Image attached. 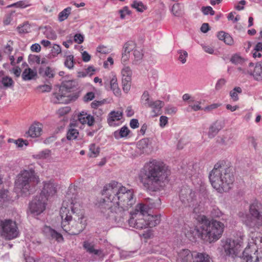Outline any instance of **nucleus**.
Instances as JSON below:
<instances>
[{
	"label": "nucleus",
	"instance_id": "obj_1",
	"mask_svg": "<svg viewBox=\"0 0 262 262\" xmlns=\"http://www.w3.org/2000/svg\"><path fill=\"white\" fill-rule=\"evenodd\" d=\"M170 171L162 161L157 160L146 162L140 169L139 179L143 186L148 190H160L168 181Z\"/></svg>",
	"mask_w": 262,
	"mask_h": 262
},
{
	"label": "nucleus",
	"instance_id": "obj_2",
	"mask_svg": "<svg viewBox=\"0 0 262 262\" xmlns=\"http://www.w3.org/2000/svg\"><path fill=\"white\" fill-rule=\"evenodd\" d=\"M74 205L73 201L65 200L60 210L62 219L61 227L71 235H78L85 229L86 225L84 216Z\"/></svg>",
	"mask_w": 262,
	"mask_h": 262
},
{
	"label": "nucleus",
	"instance_id": "obj_3",
	"mask_svg": "<svg viewBox=\"0 0 262 262\" xmlns=\"http://www.w3.org/2000/svg\"><path fill=\"white\" fill-rule=\"evenodd\" d=\"M212 187L219 192L227 191L234 181L232 168L224 161L215 164L209 176Z\"/></svg>",
	"mask_w": 262,
	"mask_h": 262
},
{
	"label": "nucleus",
	"instance_id": "obj_4",
	"mask_svg": "<svg viewBox=\"0 0 262 262\" xmlns=\"http://www.w3.org/2000/svg\"><path fill=\"white\" fill-rule=\"evenodd\" d=\"M201 220L202 225L200 229L195 227L190 230L193 237H203L205 236L210 243L219 239L223 233L224 224L216 220H212L211 222L205 216H203Z\"/></svg>",
	"mask_w": 262,
	"mask_h": 262
},
{
	"label": "nucleus",
	"instance_id": "obj_5",
	"mask_svg": "<svg viewBox=\"0 0 262 262\" xmlns=\"http://www.w3.org/2000/svg\"><path fill=\"white\" fill-rule=\"evenodd\" d=\"M39 179L32 169L24 170L18 175L15 181V188L22 194L27 195L33 193Z\"/></svg>",
	"mask_w": 262,
	"mask_h": 262
},
{
	"label": "nucleus",
	"instance_id": "obj_6",
	"mask_svg": "<svg viewBox=\"0 0 262 262\" xmlns=\"http://www.w3.org/2000/svg\"><path fill=\"white\" fill-rule=\"evenodd\" d=\"M249 213H239L243 223L249 228H261L262 204L255 201L249 206Z\"/></svg>",
	"mask_w": 262,
	"mask_h": 262
},
{
	"label": "nucleus",
	"instance_id": "obj_7",
	"mask_svg": "<svg viewBox=\"0 0 262 262\" xmlns=\"http://www.w3.org/2000/svg\"><path fill=\"white\" fill-rule=\"evenodd\" d=\"M113 200L115 201L118 207H121L124 210H128L136 202L134 190L122 186L117 197L113 196Z\"/></svg>",
	"mask_w": 262,
	"mask_h": 262
},
{
	"label": "nucleus",
	"instance_id": "obj_8",
	"mask_svg": "<svg viewBox=\"0 0 262 262\" xmlns=\"http://www.w3.org/2000/svg\"><path fill=\"white\" fill-rule=\"evenodd\" d=\"M0 234L1 236L7 240L16 238L19 231L15 221L10 219L0 221Z\"/></svg>",
	"mask_w": 262,
	"mask_h": 262
},
{
	"label": "nucleus",
	"instance_id": "obj_9",
	"mask_svg": "<svg viewBox=\"0 0 262 262\" xmlns=\"http://www.w3.org/2000/svg\"><path fill=\"white\" fill-rule=\"evenodd\" d=\"M177 262H210V260L205 253L192 254L188 249H183L178 253Z\"/></svg>",
	"mask_w": 262,
	"mask_h": 262
},
{
	"label": "nucleus",
	"instance_id": "obj_10",
	"mask_svg": "<svg viewBox=\"0 0 262 262\" xmlns=\"http://www.w3.org/2000/svg\"><path fill=\"white\" fill-rule=\"evenodd\" d=\"M244 235L239 233V239H232L228 238L225 242L223 245L224 251L227 255L232 257L238 255L243 244V237Z\"/></svg>",
	"mask_w": 262,
	"mask_h": 262
},
{
	"label": "nucleus",
	"instance_id": "obj_11",
	"mask_svg": "<svg viewBox=\"0 0 262 262\" xmlns=\"http://www.w3.org/2000/svg\"><path fill=\"white\" fill-rule=\"evenodd\" d=\"M146 204L140 203L138 204L135 209V215H138L140 212V215H145L148 213L150 209L158 208L161 205V200L160 198L152 199L147 198L145 199Z\"/></svg>",
	"mask_w": 262,
	"mask_h": 262
},
{
	"label": "nucleus",
	"instance_id": "obj_12",
	"mask_svg": "<svg viewBox=\"0 0 262 262\" xmlns=\"http://www.w3.org/2000/svg\"><path fill=\"white\" fill-rule=\"evenodd\" d=\"M118 206L115 201L113 200V198L104 197L101 199L98 203V207L102 213L106 218L111 216V214H114L113 210H116Z\"/></svg>",
	"mask_w": 262,
	"mask_h": 262
},
{
	"label": "nucleus",
	"instance_id": "obj_13",
	"mask_svg": "<svg viewBox=\"0 0 262 262\" xmlns=\"http://www.w3.org/2000/svg\"><path fill=\"white\" fill-rule=\"evenodd\" d=\"M196 196L195 192L188 186L183 187L180 192V199L185 206L193 205Z\"/></svg>",
	"mask_w": 262,
	"mask_h": 262
},
{
	"label": "nucleus",
	"instance_id": "obj_14",
	"mask_svg": "<svg viewBox=\"0 0 262 262\" xmlns=\"http://www.w3.org/2000/svg\"><path fill=\"white\" fill-rule=\"evenodd\" d=\"M47 198L41 195L36 196L30 204V209L32 213L38 215L46 208Z\"/></svg>",
	"mask_w": 262,
	"mask_h": 262
},
{
	"label": "nucleus",
	"instance_id": "obj_15",
	"mask_svg": "<svg viewBox=\"0 0 262 262\" xmlns=\"http://www.w3.org/2000/svg\"><path fill=\"white\" fill-rule=\"evenodd\" d=\"M139 214L140 212L136 216L134 210L133 213H130V219L127 221L130 227L141 230L147 228L148 224L146 220L142 217L144 215Z\"/></svg>",
	"mask_w": 262,
	"mask_h": 262
},
{
	"label": "nucleus",
	"instance_id": "obj_16",
	"mask_svg": "<svg viewBox=\"0 0 262 262\" xmlns=\"http://www.w3.org/2000/svg\"><path fill=\"white\" fill-rule=\"evenodd\" d=\"M122 186L117 182L112 181L103 187L102 193L105 195V197L112 198L113 196H115L116 198Z\"/></svg>",
	"mask_w": 262,
	"mask_h": 262
},
{
	"label": "nucleus",
	"instance_id": "obj_17",
	"mask_svg": "<svg viewBox=\"0 0 262 262\" xmlns=\"http://www.w3.org/2000/svg\"><path fill=\"white\" fill-rule=\"evenodd\" d=\"M247 74L252 76L256 81H262V62H257L255 66L253 62H250Z\"/></svg>",
	"mask_w": 262,
	"mask_h": 262
},
{
	"label": "nucleus",
	"instance_id": "obj_18",
	"mask_svg": "<svg viewBox=\"0 0 262 262\" xmlns=\"http://www.w3.org/2000/svg\"><path fill=\"white\" fill-rule=\"evenodd\" d=\"M252 255L250 246H247L243 252V258L246 262H262V252L256 250Z\"/></svg>",
	"mask_w": 262,
	"mask_h": 262
},
{
	"label": "nucleus",
	"instance_id": "obj_19",
	"mask_svg": "<svg viewBox=\"0 0 262 262\" xmlns=\"http://www.w3.org/2000/svg\"><path fill=\"white\" fill-rule=\"evenodd\" d=\"M136 47V43L133 41H128L124 43L123 47L121 61L125 63L129 58V53L134 51Z\"/></svg>",
	"mask_w": 262,
	"mask_h": 262
},
{
	"label": "nucleus",
	"instance_id": "obj_20",
	"mask_svg": "<svg viewBox=\"0 0 262 262\" xmlns=\"http://www.w3.org/2000/svg\"><path fill=\"white\" fill-rule=\"evenodd\" d=\"M56 192V187L55 184L51 181L44 183L43 188L39 195L45 196L47 201L50 196H53Z\"/></svg>",
	"mask_w": 262,
	"mask_h": 262
},
{
	"label": "nucleus",
	"instance_id": "obj_21",
	"mask_svg": "<svg viewBox=\"0 0 262 262\" xmlns=\"http://www.w3.org/2000/svg\"><path fill=\"white\" fill-rule=\"evenodd\" d=\"M126 210L118 206L117 208L116 207V210H113L114 214H111L110 217H112L116 223H122L124 222V219L127 218Z\"/></svg>",
	"mask_w": 262,
	"mask_h": 262
},
{
	"label": "nucleus",
	"instance_id": "obj_22",
	"mask_svg": "<svg viewBox=\"0 0 262 262\" xmlns=\"http://www.w3.org/2000/svg\"><path fill=\"white\" fill-rule=\"evenodd\" d=\"M70 95H67L64 92L59 91V93H55L51 98L54 103H68L70 100Z\"/></svg>",
	"mask_w": 262,
	"mask_h": 262
},
{
	"label": "nucleus",
	"instance_id": "obj_23",
	"mask_svg": "<svg viewBox=\"0 0 262 262\" xmlns=\"http://www.w3.org/2000/svg\"><path fill=\"white\" fill-rule=\"evenodd\" d=\"M77 85V82L75 80L64 81L62 82L59 91L70 92L75 90Z\"/></svg>",
	"mask_w": 262,
	"mask_h": 262
},
{
	"label": "nucleus",
	"instance_id": "obj_24",
	"mask_svg": "<svg viewBox=\"0 0 262 262\" xmlns=\"http://www.w3.org/2000/svg\"><path fill=\"white\" fill-rule=\"evenodd\" d=\"M78 120L81 124H87L89 126L93 125L95 121L93 116L84 112H82L78 115Z\"/></svg>",
	"mask_w": 262,
	"mask_h": 262
},
{
	"label": "nucleus",
	"instance_id": "obj_25",
	"mask_svg": "<svg viewBox=\"0 0 262 262\" xmlns=\"http://www.w3.org/2000/svg\"><path fill=\"white\" fill-rule=\"evenodd\" d=\"M42 129L39 124H34L31 125L28 131L26 133V136L35 138L39 136Z\"/></svg>",
	"mask_w": 262,
	"mask_h": 262
},
{
	"label": "nucleus",
	"instance_id": "obj_26",
	"mask_svg": "<svg viewBox=\"0 0 262 262\" xmlns=\"http://www.w3.org/2000/svg\"><path fill=\"white\" fill-rule=\"evenodd\" d=\"M123 112L121 111H112L108 114L107 123L110 126L115 125L114 122L120 120L122 117Z\"/></svg>",
	"mask_w": 262,
	"mask_h": 262
},
{
	"label": "nucleus",
	"instance_id": "obj_27",
	"mask_svg": "<svg viewBox=\"0 0 262 262\" xmlns=\"http://www.w3.org/2000/svg\"><path fill=\"white\" fill-rule=\"evenodd\" d=\"M164 103L161 100L152 101L148 107L152 109L154 116H157L161 114V109L163 107Z\"/></svg>",
	"mask_w": 262,
	"mask_h": 262
},
{
	"label": "nucleus",
	"instance_id": "obj_28",
	"mask_svg": "<svg viewBox=\"0 0 262 262\" xmlns=\"http://www.w3.org/2000/svg\"><path fill=\"white\" fill-rule=\"evenodd\" d=\"M83 246L86 251L91 254H93L100 257H103L104 255L102 250L95 249L94 245L88 241L83 242Z\"/></svg>",
	"mask_w": 262,
	"mask_h": 262
},
{
	"label": "nucleus",
	"instance_id": "obj_29",
	"mask_svg": "<svg viewBox=\"0 0 262 262\" xmlns=\"http://www.w3.org/2000/svg\"><path fill=\"white\" fill-rule=\"evenodd\" d=\"M149 139L144 138L140 140L137 143V148L140 150L141 153L148 154L150 151L149 147Z\"/></svg>",
	"mask_w": 262,
	"mask_h": 262
},
{
	"label": "nucleus",
	"instance_id": "obj_30",
	"mask_svg": "<svg viewBox=\"0 0 262 262\" xmlns=\"http://www.w3.org/2000/svg\"><path fill=\"white\" fill-rule=\"evenodd\" d=\"M235 138L232 133L226 134L221 139L220 143L224 145L230 146L234 143Z\"/></svg>",
	"mask_w": 262,
	"mask_h": 262
},
{
	"label": "nucleus",
	"instance_id": "obj_31",
	"mask_svg": "<svg viewBox=\"0 0 262 262\" xmlns=\"http://www.w3.org/2000/svg\"><path fill=\"white\" fill-rule=\"evenodd\" d=\"M110 90L113 92L114 95L119 97L121 94V90L119 88L116 76H114L110 81Z\"/></svg>",
	"mask_w": 262,
	"mask_h": 262
},
{
	"label": "nucleus",
	"instance_id": "obj_32",
	"mask_svg": "<svg viewBox=\"0 0 262 262\" xmlns=\"http://www.w3.org/2000/svg\"><path fill=\"white\" fill-rule=\"evenodd\" d=\"M221 126L220 123L215 122L213 123L209 127L208 131V137L210 138L214 137L221 129Z\"/></svg>",
	"mask_w": 262,
	"mask_h": 262
},
{
	"label": "nucleus",
	"instance_id": "obj_33",
	"mask_svg": "<svg viewBox=\"0 0 262 262\" xmlns=\"http://www.w3.org/2000/svg\"><path fill=\"white\" fill-rule=\"evenodd\" d=\"M37 75L36 71L32 70L31 68H28L23 71L21 77L24 81H28L32 79Z\"/></svg>",
	"mask_w": 262,
	"mask_h": 262
},
{
	"label": "nucleus",
	"instance_id": "obj_34",
	"mask_svg": "<svg viewBox=\"0 0 262 262\" xmlns=\"http://www.w3.org/2000/svg\"><path fill=\"white\" fill-rule=\"evenodd\" d=\"M130 130L126 126H123L120 129L115 131L114 133V136L116 139H119L122 138L126 137Z\"/></svg>",
	"mask_w": 262,
	"mask_h": 262
},
{
	"label": "nucleus",
	"instance_id": "obj_35",
	"mask_svg": "<svg viewBox=\"0 0 262 262\" xmlns=\"http://www.w3.org/2000/svg\"><path fill=\"white\" fill-rule=\"evenodd\" d=\"M172 14L177 17H181L183 14V7L180 3L174 4L171 9Z\"/></svg>",
	"mask_w": 262,
	"mask_h": 262
},
{
	"label": "nucleus",
	"instance_id": "obj_36",
	"mask_svg": "<svg viewBox=\"0 0 262 262\" xmlns=\"http://www.w3.org/2000/svg\"><path fill=\"white\" fill-rule=\"evenodd\" d=\"M161 221L160 215L148 216L147 219V227H152L158 225Z\"/></svg>",
	"mask_w": 262,
	"mask_h": 262
},
{
	"label": "nucleus",
	"instance_id": "obj_37",
	"mask_svg": "<svg viewBox=\"0 0 262 262\" xmlns=\"http://www.w3.org/2000/svg\"><path fill=\"white\" fill-rule=\"evenodd\" d=\"M38 73L40 75L50 78H53L54 76L53 70L49 67H47L45 70L43 68H39Z\"/></svg>",
	"mask_w": 262,
	"mask_h": 262
},
{
	"label": "nucleus",
	"instance_id": "obj_38",
	"mask_svg": "<svg viewBox=\"0 0 262 262\" xmlns=\"http://www.w3.org/2000/svg\"><path fill=\"white\" fill-rule=\"evenodd\" d=\"M51 151L48 149H46L34 155L33 157L36 159H46L51 156Z\"/></svg>",
	"mask_w": 262,
	"mask_h": 262
},
{
	"label": "nucleus",
	"instance_id": "obj_39",
	"mask_svg": "<svg viewBox=\"0 0 262 262\" xmlns=\"http://www.w3.org/2000/svg\"><path fill=\"white\" fill-rule=\"evenodd\" d=\"M71 12V8L69 7L67 8L63 9L62 11H61L58 14V20L60 22L66 20Z\"/></svg>",
	"mask_w": 262,
	"mask_h": 262
},
{
	"label": "nucleus",
	"instance_id": "obj_40",
	"mask_svg": "<svg viewBox=\"0 0 262 262\" xmlns=\"http://www.w3.org/2000/svg\"><path fill=\"white\" fill-rule=\"evenodd\" d=\"M1 82L6 89L12 88L14 83L13 79L7 76L3 77L1 79Z\"/></svg>",
	"mask_w": 262,
	"mask_h": 262
},
{
	"label": "nucleus",
	"instance_id": "obj_41",
	"mask_svg": "<svg viewBox=\"0 0 262 262\" xmlns=\"http://www.w3.org/2000/svg\"><path fill=\"white\" fill-rule=\"evenodd\" d=\"M131 7L136 9L139 12H143L147 9V7L142 2H137L136 1L133 2V3L131 4Z\"/></svg>",
	"mask_w": 262,
	"mask_h": 262
},
{
	"label": "nucleus",
	"instance_id": "obj_42",
	"mask_svg": "<svg viewBox=\"0 0 262 262\" xmlns=\"http://www.w3.org/2000/svg\"><path fill=\"white\" fill-rule=\"evenodd\" d=\"M122 79H131L132 71L128 66H125L121 71Z\"/></svg>",
	"mask_w": 262,
	"mask_h": 262
},
{
	"label": "nucleus",
	"instance_id": "obj_43",
	"mask_svg": "<svg viewBox=\"0 0 262 262\" xmlns=\"http://www.w3.org/2000/svg\"><path fill=\"white\" fill-rule=\"evenodd\" d=\"M141 103L145 106H149L150 104L152 102V100L150 99L149 95L147 91L144 92L143 93L141 99Z\"/></svg>",
	"mask_w": 262,
	"mask_h": 262
},
{
	"label": "nucleus",
	"instance_id": "obj_44",
	"mask_svg": "<svg viewBox=\"0 0 262 262\" xmlns=\"http://www.w3.org/2000/svg\"><path fill=\"white\" fill-rule=\"evenodd\" d=\"M242 92V89L240 87H235L230 91V96L231 99L234 101H236L238 100V93L240 94Z\"/></svg>",
	"mask_w": 262,
	"mask_h": 262
},
{
	"label": "nucleus",
	"instance_id": "obj_45",
	"mask_svg": "<svg viewBox=\"0 0 262 262\" xmlns=\"http://www.w3.org/2000/svg\"><path fill=\"white\" fill-rule=\"evenodd\" d=\"M230 61L235 64H242L244 62L245 59L237 54H234L230 58Z\"/></svg>",
	"mask_w": 262,
	"mask_h": 262
},
{
	"label": "nucleus",
	"instance_id": "obj_46",
	"mask_svg": "<svg viewBox=\"0 0 262 262\" xmlns=\"http://www.w3.org/2000/svg\"><path fill=\"white\" fill-rule=\"evenodd\" d=\"M79 134L77 129L70 128L67 134V138L69 140H74L77 138Z\"/></svg>",
	"mask_w": 262,
	"mask_h": 262
},
{
	"label": "nucleus",
	"instance_id": "obj_47",
	"mask_svg": "<svg viewBox=\"0 0 262 262\" xmlns=\"http://www.w3.org/2000/svg\"><path fill=\"white\" fill-rule=\"evenodd\" d=\"M48 229L49 234L53 238L56 239L58 242H60L63 240V238L61 234L50 228H49Z\"/></svg>",
	"mask_w": 262,
	"mask_h": 262
},
{
	"label": "nucleus",
	"instance_id": "obj_48",
	"mask_svg": "<svg viewBox=\"0 0 262 262\" xmlns=\"http://www.w3.org/2000/svg\"><path fill=\"white\" fill-rule=\"evenodd\" d=\"M44 34L46 37L50 39L54 40L57 38L55 32L51 28H47Z\"/></svg>",
	"mask_w": 262,
	"mask_h": 262
},
{
	"label": "nucleus",
	"instance_id": "obj_49",
	"mask_svg": "<svg viewBox=\"0 0 262 262\" xmlns=\"http://www.w3.org/2000/svg\"><path fill=\"white\" fill-rule=\"evenodd\" d=\"M64 64L68 69H72L74 67V56L72 55L67 56Z\"/></svg>",
	"mask_w": 262,
	"mask_h": 262
},
{
	"label": "nucleus",
	"instance_id": "obj_50",
	"mask_svg": "<svg viewBox=\"0 0 262 262\" xmlns=\"http://www.w3.org/2000/svg\"><path fill=\"white\" fill-rule=\"evenodd\" d=\"M131 79H122V89L124 92L127 93L131 86Z\"/></svg>",
	"mask_w": 262,
	"mask_h": 262
},
{
	"label": "nucleus",
	"instance_id": "obj_51",
	"mask_svg": "<svg viewBox=\"0 0 262 262\" xmlns=\"http://www.w3.org/2000/svg\"><path fill=\"white\" fill-rule=\"evenodd\" d=\"M133 55L135 58V60L137 61L141 60L143 55L141 49L140 48H137L136 47L133 51Z\"/></svg>",
	"mask_w": 262,
	"mask_h": 262
},
{
	"label": "nucleus",
	"instance_id": "obj_52",
	"mask_svg": "<svg viewBox=\"0 0 262 262\" xmlns=\"http://www.w3.org/2000/svg\"><path fill=\"white\" fill-rule=\"evenodd\" d=\"M165 113L168 115H173L176 114L178 108L172 105H168L165 108Z\"/></svg>",
	"mask_w": 262,
	"mask_h": 262
},
{
	"label": "nucleus",
	"instance_id": "obj_53",
	"mask_svg": "<svg viewBox=\"0 0 262 262\" xmlns=\"http://www.w3.org/2000/svg\"><path fill=\"white\" fill-rule=\"evenodd\" d=\"M178 53L180 55L179 60L182 63H185L186 61V58L188 56L187 52L186 51L180 50L178 51Z\"/></svg>",
	"mask_w": 262,
	"mask_h": 262
},
{
	"label": "nucleus",
	"instance_id": "obj_54",
	"mask_svg": "<svg viewBox=\"0 0 262 262\" xmlns=\"http://www.w3.org/2000/svg\"><path fill=\"white\" fill-rule=\"evenodd\" d=\"M201 10L204 15L210 14L211 15H213L215 13L214 11L210 6L202 7Z\"/></svg>",
	"mask_w": 262,
	"mask_h": 262
},
{
	"label": "nucleus",
	"instance_id": "obj_55",
	"mask_svg": "<svg viewBox=\"0 0 262 262\" xmlns=\"http://www.w3.org/2000/svg\"><path fill=\"white\" fill-rule=\"evenodd\" d=\"M29 29V26L27 24H25L22 26H18L16 28L19 34H23L28 32Z\"/></svg>",
	"mask_w": 262,
	"mask_h": 262
},
{
	"label": "nucleus",
	"instance_id": "obj_56",
	"mask_svg": "<svg viewBox=\"0 0 262 262\" xmlns=\"http://www.w3.org/2000/svg\"><path fill=\"white\" fill-rule=\"evenodd\" d=\"M211 215L212 217H220L222 213L217 207H213L211 211Z\"/></svg>",
	"mask_w": 262,
	"mask_h": 262
},
{
	"label": "nucleus",
	"instance_id": "obj_57",
	"mask_svg": "<svg viewBox=\"0 0 262 262\" xmlns=\"http://www.w3.org/2000/svg\"><path fill=\"white\" fill-rule=\"evenodd\" d=\"M119 13L120 14V18L124 19L126 14L130 15L131 14V11L128 9L127 6H125L122 9L119 10Z\"/></svg>",
	"mask_w": 262,
	"mask_h": 262
},
{
	"label": "nucleus",
	"instance_id": "obj_58",
	"mask_svg": "<svg viewBox=\"0 0 262 262\" xmlns=\"http://www.w3.org/2000/svg\"><path fill=\"white\" fill-rule=\"evenodd\" d=\"M90 150L91 151L90 157H95L99 152V149L98 147H96L95 144H91L90 145Z\"/></svg>",
	"mask_w": 262,
	"mask_h": 262
},
{
	"label": "nucleus",
	"instance_id": "obj_59",
	"mask_svg": "<svg viewBox=\"0 0 262 262\" xmlns=\"http://www.w3.org/2000/svg\"><path fill=\"white\" fill-rule=\"evenodd\" d=\"M51 51L53 56L57 55L61 52V47L59 45L54 44L52 47Z\"/></svg>",
	"mask_w": 262,
	"mask_h": 262
},
{
	"label": "nucleus",
	"instance_id": "obj_60",
	"mask_svg": "<svg viewBox=\"0 0 262 262\" xmlns=\"http://www.w3.org/2000/svg\"><path fill=\"white\" fill-rule=\"evenodd\" d=\"M7 192L6 190L0 191V207L2 206L4 202L6 201L7 198Z\"/></svg>",
	"mask_w": 262,
	"mask_h": 262
},
{
	"label": "nucleus",
	"instance_id": "obj_61",
	"mask_svg": "<svg viewBox=\"0 0 262 262\" xmlns=\"http://www.w3.org/2000/svg\"><path fill=\"white\" fill-rule=\"evenodd\" d=\"M95 97V94L92 92L87 93L83 97V100L84 102H89L92 100Z\"/></svg>",
	"mask_w": 262,
	"mask_h": 262
},
{
	"label": "nucleus",
	"instance_id": "obj_62",
	"mask_svg": "<svg viewBox=\"0 0 262 262\" xmlns=\"http://www.w3.org/2000/svg\"><path fill=\"white\" fill-rule=\"evenodd\" d=\"M38 89L41 92H49L52 89V86L49 85L45 84L40 85L38 87Z\"/></svg>",
	"mask_w": 262,
	"mask_h": 262
},
{
	"label": "nucleus",
	"instance_id": "obj_63",
	"mask_svg": "<svg viewBox=\"0 0 262 262\" xmlns=\"http://www.w3.org/2000/svg\"><path fill=\"white\" fill-rule=\"evenodd\" d=\"M10 72L13 73L15 77H19L20 75L21 70L19 67L16 66L14 67Z\"/></svg>",
	"mask_w": 262,
	"mask_h": 262
},
{
	"label": "nucleus",
	"instance_id": "obj_64",
	"mask_svg": "<svg viewBox=\"0 0 262 262\" xmlns=\"http://www.w3.org/2000/svg\"><path fill=\"white\" fill-rule=\"evenodd\" d=\"M84 37L81 34H76L74 35V41L78 44H80L83 42Z\"/></svg>",
	"mask_w": 262,
	"mask_h": 262
}]
</instances>
